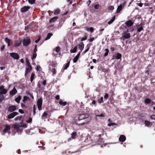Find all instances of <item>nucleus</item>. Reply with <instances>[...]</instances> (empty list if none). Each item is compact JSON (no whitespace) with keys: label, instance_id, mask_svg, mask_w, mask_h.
<instances>
[{"label":"nucleus","instance_id":"nucleus-1","mask_svg":"<svg viewBox=\"0 0 155 155\" xmlns=\"http://www.w3.org/2000/svg\"><path fill=\"white\" fill-rule=\"evenodd\" d=\"M89 115L87 114H82L79 115L78 117V120H82L83 119H87V121L85 122H83L81 123L80 125H83L84 124H88L89 123V121L90 119L89 118Z\"/></svg>","mask_w":155,"mask_h":155},{"label":"nucleus","instance_id":"nucleus-2","mask_svg":"<svg viewBox=\"0 0 155 155\" xmlns=\"http://www.w3.org/2000/svg\"><path fill=\"white\" fill-rule=\"evenodd\" d=\"M23 120L21 122L18 124H14V128L17 130H19L20 127H26V124H23Z\"/></svg>","mask_w":155,"mask_h":155},{"label":"nucleus","instance_id":"nucleus-3","mask_svg":"<svg viewBox=\"0 0 155 155\" xmlns=\"http://www.w3.org/2000/svg\"><path fill=\"white\" fill-rule=\"evenodd\" d=\"M30 43V39L29 38L24 39L23 40V45L24 46H28Z\"/></svg>","mask_w":155,"mask_h":155},{"label":"nucleus","instance_id":"nucleus-4","mask_svg":"<svg viewBox=\"0 0 155 155\" xmlns=\"http://www.w3.org/2000/svg\"><path fill=\"white\" fill-rule=\"evenodd\" d=\"M128 30L126 31L123 32L122 34V36L125 38L127 39L130 37V34L128 33Z\"/></svg>","mask_w":155,"mask_h":155},{"label":"nucleus","instance_id":"nucleus-5","mask_svg":"<svg viewBox=\"0 0 155 155\" xmlns=\"http://www.w3.org/2000/svg\"><path fill=\"white\" fill-rule=\"evenodd\" d=\"M4 86H2L0 87V93L2 94H5L7 92L6 89L4 88Z\"/></svg>","mask_w":155,"mask_h":155},{"label":"nucleus","instance_id":"nucleus-6","mask_svg":"<svg viewBox=\"0 0 155 155\" xmlns=\"http://www.w3.org/2000/svg\"><path fill=\"white\" fill-rule=\"evenodd\" d=\"M37 105L38 109L40 110L41 109V106L42 105V99H39L37 101Z\"/></svg>","mask_w":155,"mask_h":155},{"label":"nucleus","instance_id":"nucleus-7","mask_svg":"<svg viewBox=\"0 0 155 155\" xmlns=\"http://www.w3.org/2000/svg\"><path fill=\"white\" fill-rule=\"evenodd\" d=\"M10 55L14 59L18 60L19 58V55L17 53L12 52L10 53Z\"/></svg>","mask_w":155,"mask_h":155},{"label":"nucleus","instance_id":"nucleus-8","mask_svg":"<svg viewBox=\"0 0 155 155\" xmlns=\"http://www.w3.org/2000/svg\"><path fill=\"white\" fill-rule=\"evenodd\" d=\"M10 129V127L8 125H6L4 129L3 130L2 134H4L7 132Z\"/></svg>","mask_w":155,"mask_h":155},{"label":"nucleus","instance_id":"nucleus-9","mask_svg":"<svg viewBox=\"0 0 155 155\" xmlns=\"http://www.w3.org/2000/svg\"><path fill=\"white\" fill-rule=\"evenodd\" d=\"M16 112H14L10 114L8 116V118L9 119H12L17 114Z\"/></svg>","mask_w":155,"mask_h":155},{"label":"nucleus","instance_id":"nucleus-10","mask_svg":"<svg viewBox=\"0 0 155 155\" xmlns=\"http://www.w3.org/2000/svg\"><path fill=\"white\" fill-rule=\"evenodd\" d=\"M125 24L127 27H130L133 24V22L131 20H129L126 22Z\"/></svg>","mask_w":155,"mask_h":155},{"label":"nucleus","instance_id":"nucleus-11","mask_svg":"<svg viewBox=\"0 0 155 155\" xmlns=\"http://www.w3.org/2000/svg\"><path fill=\"white\" fill-rule=\"evenodd\" d=\"M126 139L125 136L123 135H121L119 138V141L121 142H124Z\"/></svg>","mask_w":155,"mask_h":155},{"label":"nucleus","instance_id":"nucleus-12","mask_svg":"<svg viewBox=\"0 0 155 155\" xmlns=\"http://www.w3.org/2000/svg\"><path fill=\"white\" fill-rule=\"evenodd\" d=\"M58 17L55 16L54 17L52 18H51L49 20V22L50 23H52L55 22L58 19Z\"/></svg>","mask_w":155,"mask_h":155},{"label":"nucleus","instance_id":"nucleus-13","mask_svg":"<svg viewBox=\"0 0 155 155\" xmlns=\"http://www.w3.org/2000/svg\"><path fill=\"white\" fill-rule=\"evenodd\" d=\"M80 52H79L78 53L77 55L75 57V58L74 59L73 61L74 63H76L77 61L80 56Z\"/></svg>","mask_w":155,"mask_h":155},{"label":"nucleus","instance_id":"nucleus-14","mask_svg":"<svg viewBox=\"0 0 155 155\" xmlns=\"http://www.w3.org/2000/svg\"><path fill=\"white\" fill-rule=\"evenodd\" d=\"M16 109V107L15 106H12L8 108V110L10 112H12L15 111Z\"/></svg>","mask_w":155,"mask_h":155},{"label":"nucleus","instance_id":"nucleus-15","mask_svg":"<svg viewBox=\"0 0 155 155\" xmlns=\"http://www.w3.org/2000/svg\"><path fill=\"white\" fill-rule=\"evenodd\" d=\"M17 92V91L16 89L14 88L10 92V95L13 96Z\"/></svg>","mask_w":155,"mask_h":155},{"label":"nucleus","instance_id":"nucleus-16","mask_svg":"<svg viewBox=\"0 0 155 155\" xmlns=\"http://www.w3.org/2000/svg\"><path fill=\"white\" fill-rule=\"evenodd\" d=\"M28 68H26V71L25 73V75L26 76V75L29 73L30 71L31 70V66H27Z\"/></svg>","mask_w":155,"mask_h":155},{"label":"nucleus","instance_id":"nucleus-17","mask_svg":"<svg viewBox=\"0 0 155 155\" xmlns=\"http://www.w3.org/2000/svg\"><path fill=\"white\" fill-rule=\"evenodd\" d=\"M30 8L29 6H24L21 9V12H22L27 11Z\"/></svg>","mask_w":155,"mask_h":155},{"label":"nucleus","instance_id":"nucleus-18","mask_svg":"<svg viewBox=\"0 0 155 155\" xmlns=\"http://www.w3.org/2000/svg\"><path fill=\"white\" fill-rule=\"evenodd\" d=\"M84 45L83 43L82 42L80 43L78 45V48L81 51L84 48Z\"/></svg>","mask_w":155,"mask_h":155},{"label":"nucleus","instance_id":"nucleus-19","mask_svg":"<svg viewBox=\"0 0 155 155\" xmlns=\"http://www.w3.org/2000/svg\"><path fill=\"white\" fill-rule=\"evenodd\" d=\"M85 29L86 31H90L91 32H92L94 30V29L92 27H91L90 28H89L88 27H85Z\"/></svg>","mask_w":155,"mask_h":155},{"label":"nucleus","instance_id":"nucleus-20","mask_svg":"<svg viewBox=\"0 0 155 155\" xmlns=\"http://www.w3.org/2000/svg\"><path fill=\"white\" fill-rule=\"evenodd\" d=\"M122 9V7L121 5H120L117 8L116 13H118L120 12Z\"/></svg>","mask_w":155,"mask_h":155},{"label":"nucleus","instance_id":"nucleus-21","mask_svg":"<svg viewBox=\"0 0 155 155\" xmlns=\"http://www.w3.org/2000/svg\"><path fill=\"white\" fill-rule=\"evenodd\" d=\"M5 41L8 44V46H9L10 44L12 43L11 41L7 38H5Z\"/></svg>","mask_w":155,"mask_h":155},{"label":"nucleus","instance_id":"nucleus-22","mask_svg":"<svg viewBox=\"0 0 155 155\" xmlns=\"http://www.w3.org/2000/svg\"><path fill=\"white\" fill-rule=\"evenodd\" d=\"M60 12V10L58 9H57L54 10V14L55 15H56L59 14Z\"/></svg>","mask_w":155,"mask_h":155},{"label":"nucleus","instance_id":"nucleus-23","mask_svg":"<svg viewBox=\"0 0 155 155\" xmlns=\"http://www.w3.org/2000/svg\"><path fill=\"white\" fill-rule=\"evenodd\" d=\"M21 99V97L20 96H19L18 97L16 98L15 99V101L17 103H19L20 100Z\"/></svg>","mask_w":155,"mask_h":155},{"label":"nucleus","instance_id":"nucleus-24","mask_svg":"<svg viewBox=\"0 0 155 155\" xmlns=\"http://www.w3.org/2000/svg\"><path fill=\"white\" fill-rule=\"evenodd\" d=\"M52 35V34L51 33H48L47 35V37L45 38V40H47L49 39Z\"/></svg>","mask_w":155,"mask_h":155},{"label":"nucleus","instance_id":"nucleus-25","mask_svg":"<svg viewBox=\"0 0 155 155\" xmlns=\"http://www.w3.org/2000/svg\"><path fill=\"white\" fill-rule=\"evenodd\" d=\"M115 16H114L113 18L110 20L108 22V24L109 25L111 24L114 21L115 19Z\"/></svg>","mask_w":155,"mask_h":155},{"label":"nucleus","instance_id":"nucleus-26","mask_svg":"<svg viewBox=\"0 0 155 155\" xmlns=\"http://www.w3.org/2000/svg\"><path fill=\"white\" fill-rule=\"evenodd\" d=\"M90 45H87L86 46V49L83 52V54H84L85 53H86L89 50L90 48Z\"/></svg>","mask_w":155,"mask_h":155},{"label":"nucleus","instance_id":"nucleus-27","mask_svg":"<svg viewBox=\"0 0 155 155\" xmlns=\"http://www.w3.org/2000/svg\"><path fill=\"white\" fill-rule=\"evenodd\" d=\"M90 45H87L86 46V49L83 52V54H84L85 53H86L89 50L90 48Z\"/></svg>","mask_w":155,"mask_h":155},{"label":"nucleus","instance_id":"nucleus-28","mask_svg":"<svg viewBox=\"0 0 155 155\" xmlns=\"http://www.w3.org/2000/svg\"><path fill=\"white\" fill-rule=\"evenodd\" d=\"M77 47L75 46L73 49L71 50L70 52L72 53H74L76 52L77 51Z\"/></svg>","mask_w":155,"mask_h":155},{"label":"nucleus","instance_id":"nucleus-29","mask_svg":"<svg viewBox=\"0 0 155 155\" xmlns=\"http://www.w3.org/2000/svg\"><path fill=\"white\" fill-rule=\"evenodd\" d=\"M59 104L65 106L66 104V102H63L61 100H60L59 101Z\"/></svg>","mask_w":155,"mask_h":155},{"label":"nucleus","instance_id":"nucleus-30","mask_svg":"<svg viewBox=\"0 0 155 155\" xmlns=\"http://www.w3.org/2000/svg\"><path fill=\"white\" fill-rule=\"evenodd\" d=\"M29 99L30 98L28 97L27 96H25L23 97V102L24 103H25L26 101L28 100H29Z\"/></svg>","mask_w":155,"mask_h":155},{"label":"nucleus","instance_id":"nucleus-31","mask_svg":"<svg viewBox=\"0 0 155 155\" xmlns=\"http://www.w3.org/2000/svg\"><path fill=\"white\" fill-rule=\"evenodd\" d=\"M70 64V61H69L68 63L66 64L64 67V69H67L69 67Z\"/></svg>","mask_w":155,"mask_h":155},{"label":"nucleus","instance_id":"nucleus-32","mask_svg":"<svg viewBox=\"0 0 155 155\" xmlns=\"http://www.w3.org/2000/svg\"><path fill=\"white\" fill-rule=\"evenodd\" d=\"M150 102V100L149 98H147L144 101L145 103L146 104H149Z\"/></svg>","mask_w":155,"mask_h":155},{"label":"nucleus","instance_id":"nucleus-33","mask_svg":"<svg viewBox=\"0 0 155 155\" xmlns=\"http://www.w3.org/2000/svg\"><path fill=\"white\" fill-rule=\"evenodd\" d=\"M121 57V55L119 53H117L116 56V58L117 59H119Z\"/></svg>","mask_w":155,"mask_h":155},{"label":"nucleus","instance_id":"nucleus-34","mask_svg":"<svg viewBox=\"0 0 155 155\" xmlns=\"http://www.w3.org/2000/svg\"><path fill=\"white\" fill-rule=\"evenodd\" d=\"M37 55L36 53H33V55L31 57V59L32 60L35 59L36 58Z\"/></svg>","mask_w":155,"mask_h":155},{"label":"nucleus","instance_id":"nucleus-35","mask_svg":"<svg viewBox=\"0 0 155 155\" xmlns=\"http://www.w3.org/2000/svg\"><path fill=\"white\" fill-rule=\"evenodd\" d=\"M36 70L37 71H40L42 70V68L40 65H38L36 68Z\"/></svg>","mask_w":155,"mask_h":155},{"label":"nucleus","instance_id":"nucleus-36","mask_svg":"<svg viewBox=\"0 0 155 155\" xmlns=\"http://www.w3.org/2000/svg\"><path fill=\"white\" fill-rule=\"evenodd\" d=\"M4 99V96L3 94L0 93V101H2Z\"/></svg>","mask_w":155,"mask_h":155},{"label":"nucleus","instance_id":"nucleus-37","mask_svg":"<svg viewBox=\"0 0 155 155\" xmlns=\"http://www.w3.org/2000/svg\"><path fill=\"white\" fill-rule=\"evenodd\" d=\"M105 51H106V52H105V54H104V56H106L108 54V53L109 52V50L108 49H106L105 50Z\"/></svg>","mask_w":155,"mask_h":155},{"label":"nucleus","instance_id":"nucleus-38","mask_svg":"<svg viewBox=\"0 0 155 155\" xmlns=\"http://www.w3.org/2000/svg\"><path fill=\"white\" fill-rule=\"evenodd\" d=\"M22 117L21 116H19L18 117L15 118V120L16 121H17L18 120H20L21 119Z\"/></svg>","mask_w":155,"mask_h":155},{"label":"nucleus","instance_id":"nucleus-39","mask_svg":"<svg viewBox=\"0 0 155 155\" xmlns=\"http://www.w3.org/2000/svg\"><path fill=\"white\" fill-rule=\"evenodd\" d=\"M47 114L46 112H44L43 114L42 115L41 117L43 118V119H44V118L46 116H47Z\"/></svg>","mask_w":155,"mask_h":155},{"label":"nucleus","instance_id":"nucleus-40","mask_svg":"<svg viewBox=\"0 0 155 155\" xmlns=\"http://www.w3.org/2000/svg\"><path fill=\"white\" fill-rule=\"evenodd\" d=\"M26 64L27 66H31L27 58H26Z\"/></svg>","mask_w":155,"mask_h":155},{"label":"nucleus","instance_id":"nucleus-41","mask_svg":"<svg viewBox=\"0 0 155 155\" xmlns=\"http://www.w3.org/2000/svg\"><path fill=\"white\" fill-rule=\"evenodd\" d=\"M145 124L147 126H149L151 124L148 121H145Z\"/></svg>","mask_w":155,"mask_h":155},{"label":"nucleus","instance_id":"nucleus-42","mask_svg":"<svg viewBox=\"0 0 155 155\" xmlns=\"http://www.w3.org/2000/svg\"><path fill=\"white\" fill-rule=\"evenodd\" d=\"M34 74H32L31 75V78H30V79H31V82H32L33 80L34 79Z\"/></svg>","mask_w":155,"mask_h":155},{"label":"nucleus","instance_id":"nucleus-43","mask_svg":"<svg viewBox=\"0 0 155 155\" xmlns=\"http://www.w3.org/2000/svg\"><path fill=\"white\" fill-rule=\"evenodd\" d=\"M28 1L29 3L32 4L35 3V0H28Z\"/></svg>","mask_w":155,"mask_h":155},{"label":"nucleus","instance_id":"nucleus-44","mask_svg":"<svg viewBox=\"0 0 155 155\" xmlns=\"http://www.w3.org/2000/svg\"><path fill=\"white\" fill-rule=\"evenodd\" d=\"M105 114H101L100 115H97L96 116V118H97V117H104L105 116Z\"/></svg>","mask_w":155,"mask_h":155},{"label":"nucleus","instance_id":"nucleus-45","mask_svg":"<svg viewBox=\"0 0 155 155\" xmlns=\"http://www.w3.org/2000/svg\"><path fill=\"white\" fill-rule=\"evenodd\" d=\"M76 136V133L75 132H73L71 134L72 137L73 139Z\"/></svg>","mask_w":155,"mask_h":155},{"label":"nucleus","instance_id":"nucleus-46","mask_svg":"<svg viewBox=\"0 0 155 155\" xmlns=\"http://www.w3.org/2000/svg\"><path fill=\"white\" fill-rule=\"evenodd\" d=\"M55 51L58 53L60 51V48L59 47H57L55 49Z\"/></svg>","mask_w":155,"mask_h":155},{"label":"nucleus","instance_id":"nucleus-47","mask_svg":"<svg viewBox=\"0 0 155 155\" xmlns=\"http://www.w3.org/2000/svg\"><path fill=\"white\" fill-rule=\"evenodd\" d=\"M21 42H17L15 44V47L18 46L21 44Z\"/></svg>","mask_w":155,"mask_h":155},{"label":"nucleus","instance_id":"nucleus-48","mask_svg":"<svg viewBox=\"0 0 155 155\" xmlns=\"http://www.w3.org/2000/svg\"><path fill=\"white\" fill-rule=\"evenodd\" d=\"M143 29V28L142 27H140V28H139L137 29V31L138 32H140L141 31H142Z\"/></svg>","mask_w":155,"mask_h":155},{"label":"nucleus","instance_id":"nucleus-49","mask_svg":"<svg viewBox=\"0 0 155 155\" xmlns=\"http://www.w3.org/2000/svg\"><path fill=\"white\" fill-rule=\"evenodd\" d=\"M104 98L107 100L108 97V95L107 94H105L104 96Z\"/></svg>","mask_w":155,"mask_h":155},{"label":"nucleus","instance_id":"nucleus-50","mask_svg":"<svg viewBox=\"0 0 155 155\" xmlns=\"http://www.w3.org/2000/svg\"><path fill=\"white\" fill-rule=\"evenodd\" d=\"M32 120V118L31 117H30V118H29L28 119V120H26V122L27 123H29L31 122Z\"/></svg>","mask_w":155,"mask_h":155},{"label":"nucleus","instance_id":"nucleus-51","mask_svg":"<svg viewBox=\"0 0 155 155\" xmlns=\"http://www.w3.org/2000/svg\"><path fill=\"white\" fill-rule=\"evenodd\" d=\"M108 9L111 10H113L114 9V7L113 6H110L108 7Z\"/></svg>","mask_w":155,"mask_h":155},{"label":"nucleus","instance_id":"nucleus-52","mask_svg":"<svg viewBox=\"0 0 155 155\" xmlns=\"http://www.w3.org/2000/svg\"><path fill=\"white\" fill-rule=\"evenodd\" d=\"M52 71V72L53 74H54L56 73V71L55 69L53 68Z\"/></svg>","mask_w":155,"mask_h":155},{"label":"nucleus","instance_id":"nucleus-53","mask_svg":"<svg viewBox=\"0 0 155 155\" xmlns=\"http://www.w3.org/2000/svg\"><path fill=\"white\" fill-rule=\"evenodd\" d=\"M41 38V36H39L38 38V39L36 40L35 41V42L36 43H37L38 42H39V41H40V40Z\"/></svg>","mask_w":155,"mask_h":155},{"label":"nucleus","instance_id":"nucleus-54","mask_svg":"<svg viewBox=\"0 0 155 155\" xmlns=\"http://www.w3.org/2000/svg\"><path fill=\"white\" fill-rule=\"evenodd\" d=\"M126 3V2L125 1L122 4H120V5H121L122 7H124V6L125 5Z\"/></svg>","mask_w":155,"mask_h":155},{"label":"nucleus","instance_id":"nucleus-55","mask_svg":"<svg viewBox=\"0 0 155 155\" xmlns=\"http://www.w3.org/2000/svg\"><path fill=\"white\" fill-rule=\"evenodd\" d=\"M103 97H101L100 100H99V103H101L103 102Z\"/></svg>","mask_w":155,"mask_h":155},{"label":"nucleus","instance_id":"nucleus-56","mask_svg":"<svg viewBox=\"0 0 155 155\" xmlns=\"http://www.w3.org/2000/svg\"><path fill=\"white\" fill-rule=\"evenodd\" d=\"M94 39V38H90V39H88V41L90 42H92Z\"/></svg>","mask_w":155,"mask_h":155},{"label":"nucleus","instance_id":"nucleus-57","mask_svg":"<svg viewBox=\"0 0 155 155\" xmlns=\"http://www.w3.org/2000/svg\"><path fill=\"white\" fill-rule=\"evenodd\" d=\"M87 38L86 36L84 37L81 38V41H84L87 39Z\"/></svg>","mask_w":155,"mask_h":155},{"label":"nucleus","instance_id":"nucleus-58","mask_svg":"<svg viewBox=\"0 0 155 155\" xmlns=\"http://www.w3.org/2000/svg\"><path fill=\"white\" fill-rule=\"evenodd\" d=\"M99 7V5H96L95 6H94V8L96 9H98Z\"/></svg>","mask_w":155,"mask_h":155},{"label":"nucleus","instance_id":"nucleus-59","mask_svg":"<svg viewBox=\"0 0 155 155\" xmlns=\"http://www.w3.org/2000/svg\"><path fill=\"white\" fill-rule=\"evenodd\" d=\"M18 111H19V112L21 114L24 113V111H23V110H22L21 109H19Z\"/></svg>","mask_w":155,"mask_h":155},{"label":"nucleus","instance_id":"nucleus-60","mask_svg":"<svg viewBox=\"0 0 155 155\" xmlns=\"http://www.w3.org/2000/svg\"><path fill=\"white\" fill-rule=\"evenodd\" d=\"M33 113L34 114H35V105H34L33 106Z\"/></svg>","mask_w":155,"mask_h":155},{"label":"nucleus","instance_id":"nucleus-61","mask_svg":"<svg viewBox=\"0 0 155 155\" xmlns=\"http://www.w3.org/2000/svg\"><path fill=\"white\" fill-rule=\"evenodd\" d=\"M151 118L155 120V115H153L151 116Z\"/></svg>","mask_w":155,"mask_h":155},{"label":"nucleus","instance_id":"nucleus-62","mask_svg":"<svg viewBox=\"0 0 155 155\" xmlns=\"http://www.w3.org/2000/svg\"><path fill=\"white\" fill-rule=\"evenodd\" d=\"M59 96L58 95H57L55 96V98L57 100H58L59 99Z\"/></svg>","mask_w":155,"mask_h":155},{"label":"nucleus","instance_id":"nucleus-63","mask_svg":"<svg viewBox=\"0 0 155 155\" xmlns=\"http://www.w3.org/2000/svg\"><path fill=\"white\" fill-rule=\"evenodd\" d=\"M46 81L45 80H44L42 83V84L44 85H45L46 84Z\"/></svg>","mask_w":155,"mask_h":155},{"label":"nucleus","instance_id":"nucleus-64","mask_svg":"<svg viewBox=\"0 0 155 155\" xmlns=\"http://www.w3.org/2000/svg\"><path fill=\"white\" fill-rule=\"evenodd\" d=\"M21 106L22 107H25V104L23 103H21Z\"/></svg>","mask_w":155,"mask_h":155}]
</instances>
